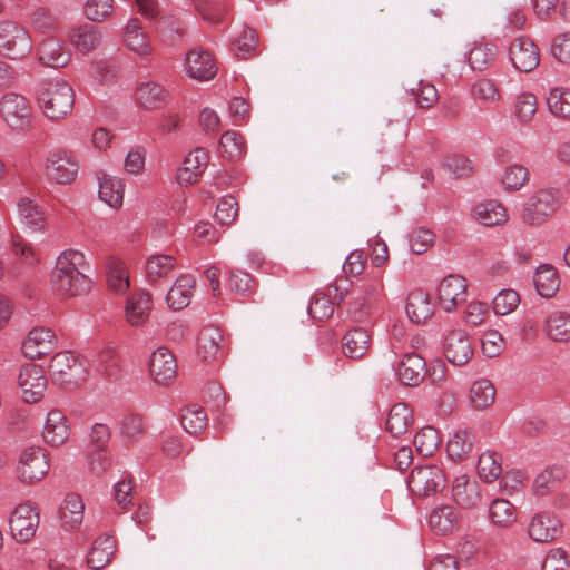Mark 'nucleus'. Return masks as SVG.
Masks as SVG:
<instances>
[{
    "instance_id": "nucleus-54",
    "label": "nucleus",
    "mask_w": 570,
    "mask_h": 570,
    "mask_svg": "<svg viewBox=\"0 0 570 570\" xmlns=\"http://www.w3.org/2000/svg\"><path fill=\"white\" fill-rule=\"evenodd\" d=\"M335 306L331 298L320 291L309 303L308 314L317 321H325L333 316Z\"/></svg>"
},
{
    "instance_id": "nucleus-5",
    "label": "nucleus",
    "mask_w": 570,
    "mask_h": 570,
    "mask_svg": "<svg viewBox=\"0 0 570 570\" xmlns=\"http://www.w3.org/2000/svg\"><path fill=\"white\" fill-rule=\"evenodd\" d=\"M50 463L41 446L23 449L17 461L16 474L20 482L33 484L41 481L49 472Z\"/></svg>"
},
{
    "instance_id": "nucleus-43",
    "label": "nucleus",
    "mask_w": 570,
    "mask_h": 570,
    "mask_svg": "<svg viewBox=\"0 0 570 570\" xmlns=\"http://www.w3.org/2000/svg\"><path fill=\"white\" fill-rule=\"evenodd\" d=\"M474 438L466 430H458L446 444V452L453 461H463L472 452Z\"/></svg>"
},
{
    "instance_id": "nucleus-25",
    "label": "nucleus",
    "mask_w": 570,
    "mask_h": 570,
    "mask_svg": "<svg viewBox=\"0 0 570 570\" xmlns=\"http://www.w3.org/2000/svg\"><path fill=\"white\" fill-rule=\"evenodd\" d=\"M153 308V299L149 293L138 292L130 295L125 305L126 322L130 326L139 327L149 317Z\"/></svg>"
},
{
    "instance_id": "nucleus-19",
    "label": "nucleus",
    "mask_w": 570,
    "mask_h": 570,
    "mask_svg": "<svg viewBox=\"0 0 570 570\" xmlns=\"http://www.w3.org/2000/svg\"><path fill=\"white\" fill-rule=\"evenodd\" d=\"M443 353L453 365H464L473 356V348L468 334L462 330L448 333L443 342Z\"/></svg>"
},
{
    "instance_id": "nucleus-10",
    "label": "nucleus",
    "mask_w": 570,
    "mask_h": 570,
    "mask_svg": "<svg viewBox=\"0 0 570 570\" xmlns=\"http://www.w3.org/2000/svg\"><path fill=\"white\" fill-rule=\"evenodd\" d=\"M40 515L36 507L29 502L18 504L9 518L11 534L18 542H27L37 532Z\"/></svg>"
},
{
    "instance_id": "nucleus-24",
    "label": "nucleus",
    "mask_w": 570,
    "mask_h": 570,
    "mask_svg": "<svg viewBox=\"0 0 570 570\" xmlns=\"http://www.w3.org/2000/svg\"><path fill=\"white\" fill-rule=\"evenodd\" d=\"M97 179L99 199L114 209L121 208L126 187L124 179L105 173L99 174Z\"/></svg>"
},
{
    "instance_id": "nucleus-22",
    "label": "nucleus",
    "mask_w": 570,
    "mask_h": 570,
    "mask_svg": "<svg viewBox=\"0 0 570 570\" xmlns=\"http://www.w3.org/2000/svg\"><path fill=\"white\" fill-rule=\"evenodd\" d=\"M451 495L462 509L476 508L482 500L479 483L466 474L459 475L453 480Z\"/></svg>"
},
{
    "instance_id": "nucleus-57",
    "label": "nucleus",
    "mask_w": 570,
    "mask_h": 570,
    "mask_svg": "<svg viewBox=\"0 0 570 570\" xmlns=\"http://www.w3.org/2000/svg\"><path fill=\"white\" fill-rule=\"evenodd\" d=\"M471 92L475 99L485 104L498 102L501 99L500 91L494 81L485 78L476 80L472 86Z\"/></svg>"
},
{
    "instance_id": "nucleus-3",
    "label": "nucleus",
    "mask_w": 570,
    "mask_h": 570,
    "mask_svg": "<svg viewBox=\"0 0 570 570\" xmlns=\"http://www.w3.org/2000/svg\"><path fill=\"white\" fill-rule=\"evenodd\" d=\"M0 118L13 132L26 135L35 129L36 116L27 97L16 94H4L0 99Z\"/></svg>"
},
{
    "instance_id": "nucleus-62",
    "label": "nucleus",
    "mask_w": 570,
    "mask_h": 570,
    "mask_svg": "<svg viewBox=\"0 0 570 570\" xmlns=\"http://www.w3.org/2000/svg\"><path fill=\"white\" fill-rule=\"evenodd\" d=\"M410 248L414 254H424L434 243V235L428 228H416L410 234Z\"/></svg>"
},
{
    "instance_id": "nucleus-27",
    "label": "nucleus",
    "mask_w": 570,
    "mask_h": 570,
    "mask_svg": "<svg viewBox=\"0 0 570 570\" xmlns=\"http://www.w3.org/2000/svg\"><path fill=\"white\" fill-rule=\"evenodd\" d=\"M196 287L195 278L189 274L179 275L166 295L167 305L175 311L187 307Z\"/></svg>"
},
{
    "instance_id": "nucleus-33",
    "label": "nucleus",
    "mask_w": 570,
    "mask_h": 570,
    "mask_svg": "<svg viewBox=\"0 0 570 570\" xmlns=\"http://www.w3.org/2000/svg\"><path fill=\"white\" fill-rule=\"evenodd\" d=\"M115 551L116 541L111 535L98 537L88 552L87 563L92 570H101L110 563Z\"/></svg>"
},
{
    "instance_id": "nucleus-47",
    "label": "nucleus",
    "mask_w": 570,
    "mask_h": 570,
    "mask_svg": "<svg viewBox=\"0 0 570 570\" xmlns=\"http://www.w3.org/2000/svg\"><path fill=\"white\" fill-rule=\"evenodd\" d=\"M222 156L229 160L240 159L246 151V142L243 135L235 130L225 131L219 141Z\"/></svg>"
},
{
    "instance_id": "nucleus-26",
    "label": "nucleus",
    "mask_w": 570,
    "mask_h": 570,
    "mask_svg": "<svg viewBox=\"0 0 570 570\" xmlns=\"http://www.w3.org/2000/svg\"><path fill=\"white\" fill-rule=\"evenodd\" d=\"M135 98L144 109L155 110L166 106L171 96L160 83L147 81L136 89Z\"/></svg>"
},
{
    "instance_id": "nucleus-44",
    "label": "nucleus",
    "mask_w": 570,
    "mask_h": 570,
    "mask_svg": "<svg viewBox=\"0 0 570 570\" xmlns=\"http://www.w3.org/2000/svg\"><path fill=\"white\" fill-rule=\"evenodd\" d=\"M476 471L484 482H493L502 473L501 456L493 451L483 452L478 460Z\"/></svg>"
},
{
    "instance_id": "nucleus-30",
    "label": "nucleus",
    "mask_w": 570,
    "mask_h": 570,
    "mask_svg": "<svg viewBox=\"0 0 570 570\" xmlns=\"http://www.w3.org/2000/svg\"><path fill=\"white\" fill-rule=\"evenodd\" d=\"M406 314L416 324L430 320L434 314V305L430 295L422 289L412 291L407 297Z\"/></svg>"
},
{
    "instance_id": "nucleus-9",
    "label": "nucleus",
    "mask_w": 570,
    "mask_h": 570,
    "mask_svg": "<svg viewBox=\"0 0 570 570\" xmlns=\"http://www.w3.org/2000/svg\"><path fill=\"white\" fill-rule=\"evenodd\" d=\"M409 488L417 497L426 498L442 491L446 478L442 469L436 464H426L415 468L409 478Z\"/></svg>"
},
{
    "instance_id": "nucleus-58",
    "label": "nucleus",
    "mask_w": 570,
    "mask_h": 570,
    "mask_svg": "<svg viewBox=\"0 0 570 570\" xmlns=\"http://www.w3.org/2000/svg\"><path fill=\"white\" fill-rule=\"evenodd\" d=\"M519 303V294L513 289L500 291L492 301L494 313L502 316L512 313Z\"/></svg>"
},
{
    "instance_id": "nucleus-32",
    "label": "nucleus",
    "mask_w": 570,
    "mask_h": 570,
    "mask_svg": "<svg viewBox=\"0 0 570 570\" xmlns=\"http://www.w3.org/2000/svg\"><path fill=\"white\" fill-rule=\"evenodd\" d=\"M414 423L413 411L405 403L394 404L386 417V431L394 438L409 432Z\"/></svg>"
},
{
    "instance_id": "nucleus-17",
    "label": "nucleus",
    "mask_w": 570,
    "mask_h": 570,
    "mask_svg": "<svg viewBox=\"0 0 570 570\" xmlns=\"http://www.w3.org/2000/svg\"><path fill=\"white\" fill-rule=\"evenodd\" d=\"M121 39L124 47L135 56L147 58L154 52L149 37L137 18H132L126 23Z\"/></svg>"
},
{
    "instance_id": "nucleus-1",
    "label": "nucleus",
    "mask_w": 570,
    "mask_h": 570,
    "mask_svg": "<svg viewBox=\"0 0 570 570\" xmlns=\"http://www.w3.org/2000/svg\"><path fill=\"white\" fill-rule=\"evenodd\" d=\"M88 262L83 252L75 248L62 250L50 274L52 291L65 298L87 294L92 284L85 274Z\"/></svg>"
},
{
    "instance_id": "nucleus-7",
    "label": "nucleus",
    "mask_w": 570,
    "mask_h": 570,
    "mask_svg": "<svg viewBox=\"0 0 570 570\" xmlns=\"http://www.w3.org/2000/svg\"><path fill=\"white\" fill-rule=\"evenodd\" d=\"M52 379L62 385H78L86 377L82 360L70 351L56 353L49 364Z\"/></svg>"
},
{
    "instance_id": "nucleus-13",
    "label": "nucleus",
    "mask_w": 570,
    "mask_h": 570,
    "mask_svg": "<svg viewBox=\"0 0 570 570\" xmlns=\"http://www.w3.org/2000/svg\"><path fill=\"white\" fill-rule=\"evenodd\" d=\"M71 434V425L60 409H51L43 420L41 436L50 446L57 448L65 444Z\"/></svg>"
},
{
    "instance_id": "nucleus-36",
    "label": "nucleus",
    "mask_w": 570,
    "mask_h": 570,
    "mask_svg": "<svg viewBox=\"0 0 570 570\" xmlns=\"http://www.w3.org/2000/svg\"><path fill=\"white\" fill-rule=\"evenodd\" d=\"M223 334L218 327L205 326L198 334L196 352L203 361H213L216 358L219 350Z\"/></svg>"
},
{
    "instance_id": "nucleus-59",
    "label": "nucleus",
    "mask_w": 570,
    "mask_h": 570,
    "mask_svg": "<svg viewBox=\"0 0 570 570\" xmlns=\"http://www.w3.org/2000/svg\"><path fill=\"white\" fill-rule=\"evenodd\" d=\"M541 570H570V553L561 547L551 548L543 559Z\"/></svg>"
},
{
    "instance_id": "nucleus-6",
    "label": "nucleus",
    "mask_w": 570,
    "mask_h": 570,
    "mask_svg": "<svg viewBox=\"0 0 570 570\" xmlns=\"http://www.w3.org/2000/svg\"><path fill=\"white\" fill-rule=\"evenodd\" d=\"M32 50L29 32L13 21H0V53L9 59H22Z\"/></svg>"
},
{
    "instance_id": "nucleus-2",
    "label": "nucleus",
    "mask_w": 570,
    "mask_h": 570,
    "mask_svg": "<svg viewBox=\"0 0 570 570\" xmlns=\"http://www.w3.org/2000/svg\"><path fill=\"white\" fill-rule=\"evenodd\" d=\"M37 102L47 119L59 121L71 114L75 106V92L66 81H47L41 83L37 90Z\"/></svg>"
},
{
    "instance_id": "nucleus-41",
    "label": "nucleus",
    "mask_w": 570,
    "mask_h": 570,
    "mask_svg": "<svg viewBox=\"0 0 570 570\" xmlns=\"http://www.w3.org/2000/svg\"><path fill=\"white\" fill-rule=\"evenodd\" d=\"M498 55V48L490 42H474L468 55V62L473 70L483 71L488 69Z\"/></svg>"
},
{
    "instance_id": "nucleus-48",
    "label": "nucleus",
    "mask_w": 570,
    "mask_h": 570,
    "mask_svg": "<svg viewBox=\"0 0 570 570\" xmlns=\"http://www.w3.org/2000/svg\"><path fill=\"white\" fill-rule=\"evenodd\" d=\"M18 212L21 220L35 230H42L46 226V217L41 208L29 198L18 202Z\"/></svg>"
},
{
    "instance_id": "nucleus-14",
    "label": "nucleus",
    "mask_w": 570,
    "mask_h": 570,
    "mask_svg": "<svg viewBox=\"0 0 570 570\" xmlns=\"http://www.w3.org/2000/svg\"><path fill=\"white\" fill-rule=\"evenodd\" d=\"M148 368L157 384L168 385L177 375V361L170 350L158 347L149 357Z\"/></svg>"
},
{
    "instance_id": "nucleus-52",
    "label": "nucleus",
    "mask_w": 570,
    "mask_h": 570,
    "mask_svg": "<svg viewBox=\"0 0 570 570\" xmlns=\"http://www.w3.org/2000/svg\"><path fill=\"white\" fill-rule=\"evenodd\" d=\"M181 425L187 433L198 434L207 426V415L200 406H187L181 414Z\"/></svg>"
},
{
    "instance_id": "nucleus-38",
    "label": "nucleus",
    "mask_w": 570,
    "mask_h": 570,
    "mask_svg": "<svg viewBox=\"0 0 570 570\" xmlns=\"http://www.w3.org/2000/svg\"><path fill=\"white\" fill-rule=\"evenodd\" d=\"M39 60L42 65L61 68L70 60V53L61 42L56 39L43 40L38 48Z\"/></svg>"
},
{
    "instance_id": "nucleus-29",
    "label": "nucleus",
    "mask_w": 570,
    "mask_h": 570,
    "mask_svg": "<svg viewBox=\"0 0 570 570\" xmlns=\"http://www.w3.org/2000/svg\"><path fill=\"white\" fill-rule=\"evenodd\" d=\"M107 271V285L116 295H124L130 286L129 274L126 264L116 256H109L105 261Z\"/></svg>"
},
{
    "instance_id": "nucleus-39",
    "label": "nucleus",
    "mask_w": 570,
    "mask_h": 570,
    "mask_svg": "<svg viewBox=\"0 0 570 570\" xmlns=\"http://www.w3.org/2000/svg\"><path fill=\"white\" fill-rule=\"evenodd\" d=\"M473 216L484 226H498L508 220L505 207L494 200L478 204L473 208Z\"/></svg>"
},
{
    "instance_id": "nucleus-18",
    "label": "nucleus",
    "mask_w": 570,
    "mask_h": 570,
    "mask_svg": "<svg viewBox=\"0 0 570 570\" xmlns=\"http://www.w3.org/2000/svg\"><path fill=\"white\" fill-rule=\"evenodd\" d=\"M185 71L198 81H208L216 76L217 66L210 52L196 48L186 53Z\"/></svg>"
},
{
    "instance_id": "nucleus-61",
    "label": "nucleus",
    "mask_w": 570,
    "mask_h": 570,
    "mask_svg": "<svg viewBox=\"0 0 570 570\" xmlns=\"http://www.w3.org/2000/svg\"><path fill=\"white\" fill-rule=\"evenodd\" d=\"M100 371L108 376H118L120 373V357L114 347H106L98 354Z\"/></svg>"
},
{
    "instance_id": "nucleus-12",
    "label": "nucleus",
    "mask_w": 570,
    "mask_h": 570,
    "mask_svg": "<svg viewBox=\"0 0 570 570\" xmlns=\"http://www.w3.org/2000/svg\"><path fill=\"white\" fill-rule=\"evenodd\" d=\"M468 297V284L460 275L445 276L438 286V298L443 311L450 313L464 303Z\"/></svg>"
},
{
    "instance_id": "nucleus-42",
    "label": "nucleus",
    "mask_w": 570,
    "mask_h": 570,
    "mask_svg": "<svg viewBox=\"0 0 570 570\" xmlns=\"http://www.w3.org/2000/svg\"><path fill=\"white\" fill-rule=\"evenodd\" d=\"M538 111L537 96L530 91L520 92L513 99L512 115L520 124H529Z\"/></svg>"
},
{
    "instance_id": "nucleus-23",
    "label": "nucleus",
    "mask_w": 570,
    "mask_h": 570,
    "mask_svg": "<svg viewBox=\"0 0 570 570\" xmlns=\"http://www.w3.org/2000/svg\"><path fill=\"white\" fill-rule=\"evenodd\" d=\"M400 381L409 386L419 385L426 373V363L417 353H406L395 367Z\"/></svg>"
},
{
    "instance_id": "nucleus-20",
    "label": "nucleus",
    "mask_w": 570,
    "mask_h": 570,
    "mask_svg": "<svg viewBox=\"0 0 570 570\" xmlns=\"http://www.w3.org/2000/svg\"><path fill=\"white\" fill-rule=\"evenodd\" d=\"M558 200L551 190H539L525 205L523 220L530 225H538L546 220L557 208Z\"/></svg>"
},
{
    "instance_id": "nucleus-56",
    "label": "nucleus",
    "mask_w": 570,
    "mask_h": 570,
    "mask_svg": "<svg viewBox=\"0 0 570 570\" xmlns=\"http://www.w3.org/2000/svg\"><path fill=\"white\" fill-rule=\"evenodd\" d=\"M238 203L233 196L222 197L216 206L214 218L219 225H230L238 215Z\"/></svg>"
},
{
    "instance_id": "nucleus-28",
    "label": "nucleus",
    "mask_w": 570,
    "mask_h": 570,
    "mask_svg": "<svg viewBox=\"0 0 570 570\" xmlns=\"http://www.w3.org/2000/svg\"><path fill=\"white\" fill-rule=\"evenodd\" d=\"M428 524L435 534L446 535L459 528L460 518L452 505L441 504L430 512Z\"/></svg>"
},
{
    "instance_id": "nucleus-50",
    "label": "nucleus",
    "mask_w": 570,
    "mask_h": 570,
    "mask_svg": "<svg viewBox=\"0 0 570 570\" xmlns=\"http://www.w3.org/2000/svg\"><path fill=\"white\" fill-rule=\"evenodd\" d=\"M547 105L550 112L560 118H570V89L553 88L550 90Z\"/></svg>"
},
{
    "instance_id": "nucleus-64",
    "label": "nucleus",
    "mask_w": 570,
    "mask_h": 570,
    "mask_svg": "<svg viewBox=\"0 0 570 570\" xmlns=\"http://www.w3.org/2000/svg\"><path fill=\"white\" fill-rule=\"evenodd\" d=\"M257 41L258 36L254 29H244L234 41L236 55L243 59H246L255 50Z\"/></svg>"
},
{
    "instance_id": "nucleus-55",
    "label": "nucleus",
    "mask_w": 570,
    "mask_h": 570,
    "mask_svg": "<svg viewBox=\"0 0 570 570\" xmlns=\"http://www.w3.org/2000/svg\"><path fill=\"white\" fill-rule=\"evenodd\" d=\"M145 432L146 423L140 415H127L120 423V434L127 442L139 441Z\"/></svg>"
},
{
    "instance_id": "nucleus-51",
    "label": "nucleus",
    "mask_w": 570,
    "mask_h": 570,
    "mask_svg": "<svg viewBox=\"0 0 570 570\" xmlns=\"http://www.w3.org/2000/svg\"><path fill=\"white\" fill-rule=\"evenodd\" d=\"M440 442L439 432L432 426L421 429L414 436L415 449L422 456L433 455Z\"/></svg>"
},
{
    "instance_id": "nucleus-4",
    "label": "nucleus",
    "mask_w": 570,
    "mask_h": 570,
    "mask_svg": "<svg viewBox=\"0 0 570 570\" xmlns=\"http://www.w3.org/2000/svg\"><path fill=\"white\" fill-rule=\"evenodd\" d=\"M79 170V160L77 156L67 148H57L51 150L46 159L43 173L46 178L58 185L72 184Z\"/></svg>"
},
{
    "instance_id": "nucleus-8",
    "label": "nucleus",
    "mask_w": 570,
    "mask_h": 570,
    "mask_svg": "<svg viewBox=\"0 0 570 570\" xmlns=\"http://www.w3.org/2000/svg\"><path fill=\"white\" fill-rule=\"evenodd\" d=\"M17 384L21 391L22 400L28 404H36L45 396L48 379L41 365L27 363L18 371Z\"/></svg>"
},
{
    "instance_id": "nucleus-31",
    "label": "nucleus",
    "mask_w": 570,
    "mask_h": 570,
    "mask_svg": "<svg viewBox=\"0 0 570 570\" xmlns=\"http://www.w3.org/2000/svg\"><path fill=\"white\" fill-rule=\"evenodd\" d=\"M85 503L80 495L69 493L65 497L60 509V521L66 530H75L80 527L83 520Z\"/></svg>"
},
{
    "instance_id": "nucleus-11",
    "label": "nucleus",
    "mask_w": 570,
    "mask_h": 570,
    "mask_svg": "<svg viewBox=\"0 0 570 570\" xmlns=\"http://www.w3.org/2000/svg\"><path fill=\"white\" fill-rule=\"evenodd\" d=\"M57 347V337L51 328L33 327L24 337L21 351L29 360H40L53 352Z\"/></svg>"
},
{
    "instance_id": "nucleus-45",
    "label": "nucleus",
    "mask_w": 570,
    "mask_h": 570,
    "mask_svg": "<svg viewBox=\"0 0 570 570\" xmlns=\"http://www.w3.org/2000/svg\"><path fill=\"white\" fill-rule=\"evenodd\" d=\"M490 519L500 528H509L517 520L515 508L505 499H495L489 508Z\"/></svg>"
},
{
    "instance_id": "nucleus-35",
    "label": "nucleus",
    "mask_w": 570,
    "mask_h": 570,
    "mask_svg": "<svg viewBox=\"0 0 570 570\" xmlns=\"http://www.w3.org/2000/svg\"><path fill=\"white\" fill-rule=\"evenodd\" d=\"M566 472L560 466H549L542 470L533 481V492L538 497L557 493L562 488Z\"/></svg>"
},
{
    "instance_id": "nucleus-15",
    "label": "nucleus",
    "mask_w": 570,
    "mask_h": 570,
    "mask_svg": "<svg viewBox=\"0 0 570 570\" xmlns=\"http://www.w3.org/2000/svg\"><path fill=\"white\" fill-rule=\"evenodd\" d=\"M209 161L208 153L202 148L190 150L184 158L183 165L178 168L176 180L180 186L196 184L203 176Z\"/></svg>"
},
{
    "instance_id": "nucleus-34",
    "label": "nucleus",
    "mask_w": 570,
    "mask_h": 570,
    "mask_svg": "<svg viewBox=\"0 0 570 570\" xmlns=\"http://www.w3.org/2000/svg\"><path fill=\"white\" fill-rule=\"evenodd\" d=\"M547 337L556 343L570 342V313L564 311L551 312L543 323Z\"/></svg>"
},
{
    "instance_id": "nucleus-53",
    "label": "nucleus",
    "mask_w": 570,
    "mask_h": 570,
    "mask_svg": "<svg viewBox=\"0 0 570 570\" xmlns=\"http://www.w3.org/2000/svg\"><path fill=\"white\" fill-rule=\"evenodd\" d=\"M71 42L83 52L94 50L100 43V35L91 27L73 28L70 35Z\"/></svg>"
},
{
    "instance_id": "nucleus-49",
    "label": "nucleus",
    "mask_w": 570,
    "mask_h": 570,
    "mask_svg": "<svg viewBox=\"0 0 570 570\" xmlns=\"http://www.w3.org/2000/svg\"><path fill=\"white\" fill-rule=\"evenodd\" d=\"M495 400V387L491 381L480 379L470 389V401L476 409H485Z\"/></svg>"
},
{
    "instance_id": "nucleus-63",
    "label": "nucleus",
    "mask_w": 570,
    "mask_h": 570,
    "mask_svg": "<svg viewBox=\"0 0 570 570\" xmlns=\"http://www.w3.org/2000/svg\"><path fill=\"white\" fill-rule=\"evenodd\" d=\"M114 0H87L83 12L91 21H102L110 16Z\"/></svg>"
},
{
    "instance_id": "nucleus-40",
    "label": "nucleus",
    "mask_w": 570,
    "mask_h": 570,
    "mask_svg": "<svg viewBox=\"0 0 570 570\" xmlns=\"http://www.w3.org/2000/svg\"><path fill=\"white\" fill-rule=\"evenodd\" d=\"M533 281L537 292L542 297H552L560 287V278L557 269L548 264L540 265L537 268Z\"/></svg>"
},
{
    "instance_id": "nucleus-21",
    "label": "nucleus",
    "mask_w": 570,
    "mask_h": 570,
    "mask_svg": "<svg viewBox=\"0 0 570 570\" xmlns=\"http://www.w3.org/2000/svg\"><path fill=\"white\" fill-rule=\"evenodd\" d=\"M528 533L535 542H551L561 535L562 524L556 515L540 512L531 518Z\"/></svg>"
},
{
    "instance_id": "nucleus-16",
    "label": "nucleus",
    "mask_w": 570,
    "mask_h": 570,
    "mask_svg": "<svg viewBox=\"0 0 570 570\" xmlns=\"http://www.w3.org/2000/svg\"><path fill=\"white\" fill-rule=\"evenodd\" d=\"M509 58L512 65L522 72H530L540 61L537 45L527 37L514 39L509 48Z\"/></svg>"
},
{
    "instance_id": "nucleus-60",
    "label": "nucleus",
    "mask_w": 570,
    "mask_h": 570,
    "mask_svg": "<svg viewBox=\"0 0 570 570\" xmlns=\"http://www.w3.org/2000/svg\"><path fill=\"white\" fill-rule=\"evenodd\" d=\"M417 107L422 109L432 108L439 101V92L434 85L420 81L415 89H412Z\"/></svg>"
},
{
    "instance_id": "nucleus-37",
    "label": "nucleus",
    "mask_w": 570,
    "mask_h": 570,
    "mask_svg": "<svg viewBox=\"0 0 570 570\" xmlns=\"http://www.w3.org/2000/svg\"><path fill=\"white\" fill-rule=\"evenodd\" d=\"M371 342V334L365 328L354 327L343 337V352L350 358H362L367 353Z\"/></svg>"
},
{
    "instance_id": "nucleus-46",
    "label": "nucleus",
    "mask_w": 570,
    "mask_h": 570,
    "mask_svg": "<svg viewBox=\"0 0 570 570\" xmlns=\"http://www.w3.org/2000/svg\"><path fill=\"white\" fill-rule=\"evenodd\" d=\"M175 267L176 258L167 254L153 255L146 262V273L153 282L167 277Z\"/></svg>"
}]
</instances>
